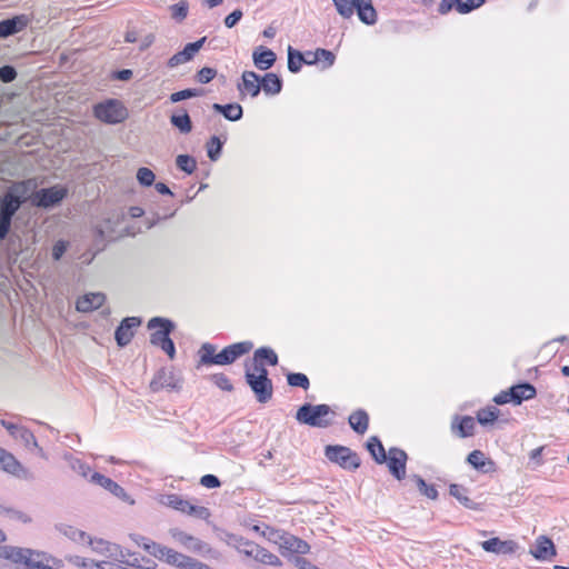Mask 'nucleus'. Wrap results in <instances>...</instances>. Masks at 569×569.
I'll return each instance as SVG.
<instances>
[{"label": "nucleus", "instance_id": "obj_4", "mask_svg": "<svg viewBox=\"0 0 569 569\" xmlns=\"http://www.w3.org/2000/svg\"><path fill=\"white\" fill-rule=\"evenodd\" d=\"M244 379L250 387L256 399L260 403H267L273 396L272 380L268 376L267 368H259V370H251L246 365Z\"/></svg>", "mask_w": 569, "mask_h": 569}, {"label": "nucleus", "instance_id": "obj_13", "mask_svg": "<svg viewBox=\"0 0 569 569\" xmlns=\"http://www.w3.org/2000/svg\"><path fill=\"white\" fill-rule=\"evenodd\" d=\"M148 329L154 331L150 335V343L159 347L170 338V333L174 330V323L167 318L153 317L148 321Z\"/></svg>", "mask_w": 569, "mask_h": 569}, {"label": "nucleus", "instance_id": "obj_9", "mask_svg": "<svg viewBox=\"0 0 569 569\" xmlns=\"http://www.w3.org/2000/svg\"><path fill=\"white\" fill-rule=\"evenodd\" d=\"M86 545H88L92 552L97 555L94 559L98 560L126 561V557L129 555L128 552H124L119 545L111 543L101 538H91L89 536Z\"/></svg>", "mask_w": 569, "mask_h": 569}, {"label": "nucleus", "instance_id": "obj_36", "mask_svg": "<svg viewBox=\"0 0 569 569\" xmlns=\"http://www.w3.org/2000/svg\"><path fill=\"white\" fill-rule=\"evenodd\" d=\"M348 422L355 432L363 435L368 430L369 416L363 409H358L349 416Z\"/></svg>", "mask_w": 569, "mask_h": 569}, {"label": "nucleus", "instance_id": "obj_29", "mask_svg": "<svg viewBox=\"0 0 569 569\" xmlns=\"http://www.w3.org/2000/svg\"><path fill=\"white\" fill-rule=\"evenodd\" d=\"M0 469L3 471L14 475L17 477H21V473H26V469L22 465L14 458V456L3 448L0 447Z\"/></svg>", "mask_w": 569, "mask_h": 569}, {"label": "nucleus", "instance_id": "obj_22", "mask_svg": "<svg viewBox=\"0 0 569 569\" xmlns=\"http://www.w3.org/2000/svg\"><path fill=\"white\" fill-rule=\"evenodd\" d=\"M148 546H149L148 548L151 549V556H153L160 560H164L169 565L176 566L178 568H181L184 559L187 558L186 555L180 553V552H178L169 547L162 546L160 543H152V545H148Z\"/></svg>", "mask_w": 569, "mask_h": 569}, {"label": "nucleus", "instance_id": "obj_56", "mask_svg": "<svg viewBox=\"0 0 569 569\" xmlns=\"http://www.w3.org/2000/svg\"><path fill=\"white\" fill-rule=\"evenodd\" d=\"M217 76V70L210 67H203L200 69L197 74L196 79L198 82L206 84L209 83L214 77Z\"/></svg>", "mask_w": 569, "mask_h": 569}, {"label": "nucleus", "instance_id": "obj_55", "mask_svg": "<svg viewBox=\"0 0 569 569\" xmlns=\"http://www.w3.org/2000/svg\"><path fill=\"white\" fill-rule=\"evenodd\" d=\"M211 381L221 390L232 391L233 385L224 373H214L211 376Z\"/></svg>", "mask_w": 569, "mask_h": 569}, {"label": "nucleus", "instance_id": "obj_38", "mask_svg": "<svg viewBox=\"0 0 569 569\" xmlns=\"http://www.w3.org/2000/svg\"><path fill=\"white\" fill-rule=\"evenodd\" d=\"M228 543L232 545L240 553H243L244 556L250 558H252L254 549L258 545L237 535H230Z\"/></svg>", "mask_w": 569, "mask_h": 569}, {"label": "nucleus", "instance_id": "obj_7", "mask_svg": "<svg viewBox=\"0 0 569 569\" xmlns=\"http://www.w3.org/2000/svg\"><path fill=\"white\" fill-rule=\"evenodd\" d=\"M93 113L97 119L109 124L123 122L129 116L128 109L117 99H108L96 104Z\"/></svg>", "mask_w": 569, "mask_h": 569}, {"label": "nucleus", "instance_id": "obj_34", "mask_svg": "<svg viewBox=\"0 0 569 569\" xmlns=\"http://www.w3.org/2000/svg\"><path fill=\"white\" fill-rule=\"evenodd\" d=\"M261 79V89L267 96H276L282 90V79L273 73H266Z\"/></svg>", "mask_w": 569, "mask_h": 569}, {"label": "nucleus", "instance_id": "obj_59", "mask_svg": "<svg viewBox=\"0 0 569 569\" xmlns=\"http://www.w3.org/2000/svg\"><path fill=\"white\" fill-rule=\"evenodd\" d=\"M69 247V242L64 240H58L52 247V258L56 261H59L61 257L64 254Z\"/></svg>", "mask_w": 569, "mask_h": 569}, {"label": "nucleus", "instance_id": "obj_32", "mask_svg": "<svg viewBox=\"0 0 569 569\" xmlns=\"http://www.w3.org/2000/svg\"><path fill=\"white\" fill-rule=\"evenodd\" d=\"M511 402L520 405L525 400L532 399L537 391L536 388L529 382H522L510 387Z\"/></svg>", "mask_w": 569, "mask_h": 569}, {"label": "nucleus", "instance_id": "obj_26", "mask_svg": "<svg viewBox=\"0 0 569 569\" xmlns=\"http://www.w3.org/2000/svg\"><path fill=\"white\" fill-rule=\"evenodd\" d=\"M242 82L238 84V90L249 93L252 98L259 96L261 89V79L254 71H243L241 76Z\"/></svg>", "mask_w": 569, "mask_h": 569}, {"label": "nucleus", "instance_id": "obj_11", "mask_svg": "<svg viewBox=\"0 0 569 569\" xmlns=\"http://www.w3.org/2000/svg\"><path fill=\"white\" fill-rule=\"evenodd\" d=\"M67 194L68 189L57 184L50 188H42L34 191L31 196V202L34 207L38 208H53L60 204Z\"/></svg>", "mask_w": 569, "mask_h": 569}, {"label": "nucleus", "instance_id": "obj_15", "mask_svg": "<svg viewBox=\"0 0 569 569\" xmlns=\"http://www.w3.org/2000/svg\"><path fill=\"white\" fill-rule=\"evenodd\" d=\"M181 388V381L174 375V372L167 368H161L154 375L150 382V389L153 392H158L161 389L179 390Z\"/></svg>", "mask_w": 569, "mask_h": 569}, {"label": "nucleus", "instance_id": "obj_16", "mask_svg": "<svg viewBox=\"0 0 569 569\" xmlns=\"http://www.w3.org/2000/svg\"><path fill=\"white\" fill-rule=\"evenodd\" d=\"M310 550V546L307 541L298 538L289 532L283 537L279 551L283 557H295V555H306Z\"/></svg>", "mask_w": 569, "mask_h": 569}, {"label": "nucleus", "instance_id": "obj_54", "mask_svg": "<svg viewBox=\"0 0 569 569\" xmlns=\"http://www.w3.org/2000/svg\"><path fill=\"white\" fill-rule=\"evenodd\" d=\"M338 13L343 18L352 17V4L355 0H332Z\"/></svg>", "mask_w": 569, "mask_h": 569}, {"label": "nucleus", "instance_id": "obj_25", "mask_svg": "<svg viewBox=\"0 0 569 569\" xmlns=\"http://www.w3.org/2000/svg\"><path fill=\"white\" fill-rule=\"evenodd\" d=\"M106 301V295L102 292H90L78 298L76 309L79 312H91L99 309Z\"/></svg>", "mask_w": 569, "mask_h": 569}, {"label": "nucleus", "instance_id": "obj_60", "mask_svg": "<svg viewBox=\"0 0 569 569\" xmlns=\"http://www.w3.org/2000/svg\"><path fill=\"white\" fill-rule=\"evenodd\" d=\"M200 485L206 488L213 489L219 488L221 482L217 476L208 473L201 477Z\"/></svg>", "mask_w": 569, "mask_h": 569}, {"label": "nucleus", "instance_id": "obj_21", "mask_svg": "<svg viewBox=\"0 0 569 569\" xmlns=\"http://www.w3.org/2000/svg\"><path fill=\"white\" fill-rule=\"evenodd\" d=\"M170 532L176 541L181 543L184 548H187L190 551L198 553H207L210 551L209 545L198 539L197 537H193L179 529H171Z\"/></svg>", "mask_w": 569, "mask_h": 569}, {"label": "nucleus", "instance_id": "obj_23", "mask_svg": "<svg viewBox=\"0 0 569 569\" xmlns=\"http://www.w3.org/2000/svg\"><path fill=\"white\" fill-rule=\"evenodd\" d=\"M352 7V13L357 11L359 20L368 26H372L377 22V11L371 0H355Z\"/></svg>", "mask_w": 569, "mask_h": 569}, {"label": "nucleus", "instance_id": "obj_2", "mask_svg": "<svg viewBox=\"0 0 569 569\" xmlns=\"http://www.w3.org/2000/svg\"><path fill=\"white\" fill-rule=\"evenodd\" d=\"M32 180L14 182L0 199V240H4L11 229L12 218L26 201Z\"/></svg>", "mask_w": 569, "mask_h": 569}, {"label": "nucleus", "instance_id": "obj_17", "mask_svg": "<svg viewBox=\"0 0 569 569\" xmlns=\"http://www.w3.org/2000/svg\"><path fill=\"white\" fill-rule=\"evenodd\" d=\"M206 41L207 37H202L194 42L187 43L181 51H178L168 60L167 66L172 69L191 61L196 53H198L199 50L203 47Z\"/></svg>", "mask_w": 569, "mask_h": 569}, {"label": "nucleus", "instance_id": "obj_28", "mask_svg": "<svg viewBox=\"0 0 569 569\" xmlns=\"http://www.w3.org/2000/svg\"><path fill=\"white\" fill-rule=\"evenodd\" d=\"M252 60L259 70H268L274 64L277 56L271 49L259 46L252 53Z\"/></svg>", "mask_w": 569, "mask_h": 569}, {"label": "nucleus", "instance_id": "obj_35", "mask_svg": "<svg viewBox=\"0 0 569 569\" xmlns=\"http://www.w3.org/2000/svg\"><path fill=\"white\" fill-rule=\"evenodd\" d=\"M212 109L222 114L229 121H238L242 118L243 110L239 103H213Z\"/></svg>", "mask_w": 569, "mask_h": 569}, {"label": "nucleus", "instance_id": "obj_47", "mask_svg": "<svg viewBox=\"0 0 569 569\" xmlns=\"http://www.w3.org/2000/svg\"><path fill=\"white\" fill-rule=\"evenodd\" d=\"M176 164L179 170L191 174L197 169V161L193 157L189 154H179L176 158Z\"/></svg>", "mask_w": 569, "mask_h": 569}, {"label": "nucleus", "instance_id": "obj_43", "mask_svg": "<svg viewBox=\"0 0 569 569\" xmlns=\"http://www.w3.org/2000/svg\"><path fill=\"white\" fill-rule=\"evenodd\" d=\"M410 478L412 481H415L421 495L431 500H436L438 498V491L435 486L428 485L422 477L419 475H412Z\"/></svg>", "mask_w": 569, "mask_h": 569}, {"label": "nucleus", "instance_id": "obj_6", "mask_svg": "<svg viewBox=\"0 0 569 569\" xmlns=\"http://www.w3.org/2000/svg\"><path fill=\"white\" fill-rule=\"evenodd\" d=\"M333 415L330 406L328 405H311L305 403L296 412V419L302 425L316 428H327L332 421L327 417Z\"/></svg>", "mask_w": 569, "mask_h": 569}, {"label": "nucleus", "instance_id": "obj_63", "mask_svg": "<svg viewBox=\"0 0 569 569\" xmlns=\"http://www.w3.org/2000/svg\"><path fill=\"white\" fill-rule=\"evenodd\" d=\"M292 561L296 567L299 569H315L317 566L311 563L308 559L300 557V555H297L292 557Z\"/></svg>", "mask_w": 569, "mask_h": 569}, {"label": "nucleus", "instance_id": "obj_20", "mask_svg": "<svg viewBox=\"0 0 569 569\" xmlns=\"http://www.w3.org/2000/svg\"><path fill=\"white\" fill-rule=\"evenodd\" d=\"M141 325V319L139 317H127L124 318L120 325L117 327L114 331V339L119 347H126L130 343L133 338V329Z\"/></svg>", "mask_w": 569, "mask_h": 569}, {"label": "nucleus", "instance_id": "obj_44", "mask_svg": "<svg viewBox=\"0 0 569 569\" xmlns=\"http://www.w3.org/2000/svg\"><path fill=\"white\" fill-rule=\"evenodd\" d=\"M64 460L68 461L69 467L77 472L78 475L82 476L83 478H90L91 476V469L90 467L81 461L80 459L73 457L72 455H66Z\"/></svg>", "mask_w": 569, "mask_h": 569}, {"label": "nucleus", "instance_id": "obj_41", "mask_svg": "<svg viewBox=\"0 0 569 569\" xmlns=\"http://www.w3.org/2000/svg\"><path fill=\"white\" fill-rule=\"evenodd\" d=\"M335 60L336 56L333 52L319 48L315 51L312 59L307 60V64L311 66L317 62H323V68H329L335 63Z\"/></svg>", "mask_w": 569, "mask_h": 569}, {"label": "nucleus", "instance_id": "obj_19", "mask_svg": "<svg viewBox=\"0 0 569 569\" xmlns=\"http://www.w3.org/2000/svg\"><path fill=\"white\" fill-rule=\"evenodd\" d=\"M28 14L13 16L0 21V39H7L22 30L30 23Z\"/></svg>", "mask_w": 569, "mask_h": 569}, {"label": "nucleus", "instance_id": "obj_50", "mask_svg": "<svg viewBox=\"0 0 569 569\" xmlns=\"http://www.w3.org/2000/svg\"><path fill=\"white\" fill-rule=\"evenodd\" d=\"M202 93H203V89L188 88V89L171 93L170 101L176 103V102H180L182 100L199 97Z\"/></svg>", "mask_w": 569, "mask_h": 569}, {"label": "nucleus", "instance_id": "obj_27", "mask_svg": "<svg viewBox=\"0 0 569 569\" xmlns=\"http://www.w3.org/2000/svg\"><path fill=\"white\" fill-rule=\"evenodd\" d=\"M266 365L277 366L278 355L270 347H260L253 353L252 369L259 370V368H266Z\"/></svg>", "mask_w": 569, "mask_h": 569}, {"label": "nucleus", "instance_id": "obj_24", "mask_svg": "<svg viewBox=\"0 0 569 569\" xmlns=\"http://www.w3.org/2000/svg\"><path fill=\"white\" fill-rule=\"evenodd\" d=\"M481 547L487 552L509 555L516 551L518 545L512 540H500L499 538L495 537L482 541Z\"/></svg>", "mask_w": 569, "mask_h": 569}, {"label": "nucleus", "instance_id": "obj_8", "mask_svg": "<svg viewBox=\"0 0 569 569\" xmlns=\"http://www.w3.org/2000/svg\"><path fill=\"white\" fill-rule=\"evenodd\" d=\"M326 458L346 470H356L360 467L359 456L350 448L340 445H329L325 448Z\"/></svg>", "mask_w": 569, "mask_h": 569}, {"label": "nucleus", "instance_id": "obj_12", "mask_svg": "<svg viewBox=\"0 0 569 569\" xmlns=\"http://www.w3.org/2000/svg\"><path fill=\"white\" fill-rule=\"evenodd\" d=\"M1 426L6 428L12 438L20 441V443L28 450H37L41 457H44L43 449L39 447L34 435L28 428L7 420H1Z\"/></svg>", "mask_w": 569, "mask_h": 569}, {"label": "nucleus", "instance_id": "obj_42", "mask_svg": "<svg viewBox=\"0 0 569 569\" xmlns=\"http://www.w3.org/2000/svg\"><path fill=\"white\" fill-rule=\"evenodd\" d=\"M170 122L173 127L179 129L181 133H189L192 130V121L186 110L180 114H172L170 117Z\"/></svg>", "mask_w": 569, "mask_h": 569}, {"label": "nucleus", "instance_id": "obj_18", "mask_svg": "<svg viewBox=\"0 0 569 569\" xmlns=\"http://www.w3.org/2000/svg\"><path fill=\"white\" fill-rule=\"evenodd\" d=\"M90 482L100 486L112 493L114 497L121 499L122 501L133 503L134 501L130 499L126 490L113 481L111 478H108L99 472H92L89 479Z\"/></svg>", "mask_w": 569, "mask_h": 569}, {"label": "nucleus", "instance_id": "obj_45", "mask_svg": "<svg viewBox=\"0 0 569 569\" xmlns=\"http://www.w3.org/2000/svg\"><path fill=\"white\" fill-rule=\"evenodd\" d=\"M60 530L70 540L81 545H86L89 539V535L87 532L72 526H63Z\"/></svg>", "mask_w": 569, "mask_h": 569}, {"label": "nucleus", "instance_id": "obj_48", "mask_svg": "<svg viewBox=\"0 0 569 569\" xmlns=\"http://www.w3.org/2000/svg\"><path fill=\"white\" fill-rule=\"evenodd\" d=\"M499 410L496 407L481 409L477 413V420L481 426L493 423L498 419Z\"/></svg>", "mask_w": 569, "mask_h": 569}, {"label": "nucleus", "instance_id": "obj_30", "mask_svg": "<svg viewBox=\"0 0 569 569\" xmlns=\"http://www.w3.org/2000/svg\"><path fill=\"white\" fill-rule=\"evenodd\" d=\"M530 552L538 560H548L556 556V547L551 539L540 536L536 541L535 548Z\"/></svg>", "mask_w": 569, "mask_h": 569}, {"label": "nucleus", "instance_id": "obj_3", "mask_svg": "<svg viewBox=\"0 0 569 569\" xmlns=\"http://www.w3.org/2000/svg\"><path fill=\"white\" fill-rule=\"evenodd\" d=\"M367 449L377 463H387L389 472L397 479L406 478V466L408 455L405 450L391 447L386 453L382 442L377 436H372L367 441Z\"/></svg>", "mask_w": 569, "mask_h": 569}, {"label": "nucleus", "instance_id": "obj_53", "mask_svg": "<svg viewBox=\"0 0 569 569\" xmlns=\"http://www.w3.org/2000/svg\"><path fill=\"white\" fill-rule=\"evenodd\" d=\"M156 179L154 173L149 168H140L137 172V180L141 186L150 187L153 184Z\"/></svg>", "mask_w": 569, "mask_h": 569}, {"label": "nucleus", "instance_id": "obj_39", "mask_svg": "<svg viewBox=\"0 0 569 569\" xmlns=\"http://www.w3.org/2000/svg\"><path fill=\"white\" fill-rule=\"evenodd\" d=\"M252 558L256 561L261 562L263 565H268V566H272V567H281L282 566V561L280 560V558L278 556H276L274 553L270 552L269 550H267L266 548H263L259 545H257L254 552L252 555Z\"/></svg>", "mask_w": 569, "mask_h": 569}, {"label": "nucleus", "instance_id": "obj_62", "mask_svg": "<svg viewBox=\"0 0 569 569\" xmlns=\"http://www.w3.org/2000/svg\"><path fill=\"white\" fill-rule=\"evenodd\" d=\"M242 16H243V13L240 9L233 10L224 19L226 27L233 28L241 20Z\"/></svg>", "mask_w": 569, "mask_h": 569}, {"label": "nucleus", "instance_id": "obj_1", "mask_svg": "<svg viewBox=\"0 0 569 569\" xmlns=\"http://www.w3.org/2000/svg\"><path fill=\"white\" fill-rule=\"evenodd\" d=\"M253 348L251 341H240L224 347L220 352H217V346L210 342H204L199 348L197 368L202 366H228L237 361L242 356L249 353Z\"/></svg>", "mask_w": 569, "mask_h": 569}, {"label": "nucleus", "instance_id": "obj_46", "mask_svg": "<svg viewBox=\"0 0 569 569\" xmlns=\"http://www.w3.org/2000/svg\"><path fill=\"white\" fill-rule=\"evenodd\" d=\"M223 141L219 137L212 136L207 142V154L211 161H217L222 152Z\"/></svg>", "mask_w": 569, "mask_h": 569}, {"label": "nucleus", "instance_id": "obj_40", "mask_svg": "<svg viewBox=\"0 0 569 569\" xmlns=\"http://www.w3.org/2000/svg\"><path fill=\"white\" fill-rule=\"evenodd\" d=\"M306 56L293 49L292 47L288 48V70L292 73H297L301 70L302 63L307 64Z\"/></svg>", "mask_w": 569, "mask_h": 569}, {"label": "nucleus", "instance_id": "obj_37", "mask_svg": "<svg viewBox=\"0 0 569 569\" xmlns=\"http://www.w3.org/2000/svg\"><path fill=\"white\" fill-rule=\"evenodd\" d=\"M459 418L456 417L451 423V429L456 432L460 438H467L473 435L475 429V420L470 416L462 417L458 423L456 421Z\"/></svg>", "mask_w": 569, "mask_h": 569}, {"label": "nucleus", "instance_id": "obj_33", "mask_svg": "<svg viewBox=\"0 0 569 569\" xmlns=\"http://www.w3.org/2000/svg\"><path fill=\"white\" fill-rule=\"evenodd\" d=\"M468 489L458 483H451L449 487L450 496L455 497L465 508L470 510H480V503L473 501L467 496Z\"/></svg>", "mask_w": 569, "mask_h": 569}, {"label": "nucleus", "instance_id": "obj_5", "mask_svg": "<svg viewBox=\"0 0 569 569\" xmlns=\"http://www.w3.org/2000/svg\"><path fill=\"white\" fill-rule=\"evenodd\" d=\"M0 558L11 560L14 563H21L24 566V569H52L43 563L42 553L28 548L1 546Z\"/></svg>", "mask_w": 569, "mask_h": 569}, {"label": "nucleus", "instance_id": "obj_51", "mask_svg": "<svg viewBox=\"0 0 569 569\" xmlns=\"http://www.w3.org/2000/svg\"><path fill=\"white\" fill-rule=\"evenodd\" d=\"M287 382L291 387H299L307 390L310 386L309 378L301 372H290L287 375Z\"/></svg>", "mask_w": 569, "mask_h": 569}, {"label": "nucleus", "instance_id": "obj_10", "mask_svg": "<svg viewBox=\"0 0 569 569\" xmlns=\"http://www.w3.org/2000/svg\"><path fill=\"white\" fill-rule=\"evenodd\" d=\"M161 503L198 519L206 520L210 517V511L208 508L192 505L189 500L183 499L177 493L162 496Z\"/></svg>", "mask_w": 569, "mask_h": 569}, {"label": "nucleus", "instance_id": "obj_14", "mask_svg": "<svg viewBox=\"0 0 569 569\" xmlns=\"http://www.w3.org/2000/svg\"><path fill=\"white\" fill-rule=\"evenodd\" d=\"M485 3L486 0H441L438 6V12L441 16H446L455 9L460 14H467Z\"/></svg>", "mask_w": 569, "mask_h": 569}, {"label": "nucleus", "instance_id": "obj_61", "mask_svg": "<svg viewBox=\"0 0 569 569\" xmlns=\"http://www.w3.org/2000/svg\"><path fill=\"white\" fill-rule=\"evenodd\" d=\"M130 539L136 543L138 545L139 547H142L148 553L151 555V549L148 548L149 546L148 545H152V543H156L154 541H152L151 539L147 538V537H143L141 535H130Z\"/></svg>", "mask_w": 569, "mask_h": 569}, {"label": "nucleus", "instance_id": "obj_49", "mask_svg": "<svg viewBox=\"0 0 569 569\" xmlns=\"http://www.w3.org/2000/svg\"><path fill=\"white\" fill-rule=\"evenodd\" d=\"M169 9H170V12H171V18L174 19L178 22H181L188 16L189 3L186 0H180L179 2L170 6Z\"/></svg>", "mask_w": 569, "mask_h": 569}, {"label": "nucleus", "instance_id": "obj_31", "mask_svg": "<svg viewBox=\"0 0 569 569\" xmlns=\"http://www.w3.org/2000/svg\"><path fill=\"white\" fill-rule=\"evenodd\" d=\"M467 462L471 465L476 470L483 473H488L495 470V462L487 458L486 455L480 450L471 451L467 457Z\"/></svg>", "mask_w": 569, "mask_h": 569}, {"label": "nucleus", "instance_id": "obj_52", "mask_svg": "<svg viewBox=\"0 0 569 569\" xmlns=\"http://www.w3.org/2000/svg\"><path fill=\"white\" fill-rule=\"evenodd\" d=\"M287 531L281 529H274L271 527H266L264 530L261 532V535L268 539V541L276 543L280 546L283 537L286 536Z\"/></svg>", "mask_w": 569, "mask_h": 569}, {"label": "nucleus", "instance_id": "obj_58", "mask_svg": "<svg viewBox=\"0 0 569 569\" xmlns=\"http://www.w3.org/2000/svg\"><path fill=\"white\" fill-rule=\"evenodd\" d=\"M7 518L22 523H30L32 520L29 515L14 508H11L10 511H8Z\"/></svg>", "mask_w": 569, "mask_h": 569}, {"label": "nucleus", "instance_id": "obj_57", "mask_svg": "<svg viewBox=\"0 0 569 569\" xmlns=\"http://www.w3.org/2000/svg\"><path fill=\"white\" fill-rule=\"evenodd\" d=\"M18 73L13 66L6 64L0 67V80L3 83H10L16 80Z\"/></svg>", "mask_w": 569, "mask_h": 569}, {"label": "nucleus", "instance_id": "obj_64", "mask_svg": "<svg viewBox=\"0 0 569 569\" xmlns=\"http://www.w3.org/2000/svg\"><path fill=\"white\" fill-rule=\"evenodd\" d=\"M159 347L168 355V357L170 359L174 358V356H176V347H174V342L172 341L171 338H169L167 341L161 343Z\"/></svg>", "mask_w": 569, "mask_h": 569}]
</instances>
